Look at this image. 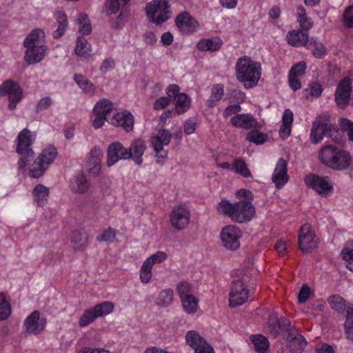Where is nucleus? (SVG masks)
I'll return each mask as SVG.
<instances>
[{
    "label": "nucleus",
    "instance_id": "obj_1",
    "mask_svg": "<svg viewBox=\"0 0 353 353\" xmlns=\"http://www.w3.org/2000/svg\"><path fill=\"white\" fill-rule=\"evenodd\" d=\"M319 159L322 164L336 171L346 170L352 163V157L349 152L332 144L321 148Z\"/></svg>",
    "mask_w": 353,
    "mask_h": 353
},
{
    "label": "nucleus",
    "instance_id": "obj_2",
    "mask_svg": "<svg viewBox=\"0 0 353 353\" xmlns=\"http://www.w3.org/2000/svg\"><path fill=\"white\" fill-rule=\"evenodd\" d=\"M219 212L228 216L232 221L239 223H248L255 214V208L251 201L241 199L235 203L223 200L217 205Z\"/></svg>",
    "mask_w": 353,
    "mask_h": 353
},
{
    "label": "nucleus",
    "instance_id": "obj_3",
    "mask_svg": "<svg viewBox=\"0 0 353 353\" xmlns=\"http://www.w3.org/2000/svg\"><path fill=\"white\" fill-rule=\"evenodd\" d=\"M236 77L246 89L254 87L261 77V64L250 57H240L236 63Z\"/></svg>",
    "mask_w": 353,
    "mask_h": 353
},
{
    "label": "nucleus",
    "instance_id": "obj_4",
    "mask_svg": "<svg viewBox=\"0 0 353 353\" xmlns=\"http://www.w3.org/2000/svg\"><path fill=\"white\" fill-rule=\"evenodd\" d=\"M342 133L343 132L332 123L329 115H321L312 123L310 140L312 143L316 144L325 136L330 138L335 143H340L342 141Z\"/></svg>",
    "mask_w": 353,
    "mask_h": 353
},
{
    "label": "nucleus",
    "instance_id": "obj_5",
    "mask_svg": "<svg viewBox=\"0 0 353 353\" xmlns=\"http://www.w3.org/2000/svg\"><path fill=\"white\" fill-rule=\"evenodd\" d=\"M33 143L32 133L28 129H23L17 137V152L21 154L18 165L20 169L24 168L34 158V152L31 148Z\"/></svg>",
    "mask_w": 353,
    "mask_h": 353
},
{
    "label": "nucleus",
    "instance_id": "obj_6",
    "mask_svg": "<svg viewBox=\"0 0 353 353\" xmlns=\"http://www.w3.org/2000/svg\"><path fill=\"white\" fill-rule=\"evenodd\" d=\"M57 155V150L54 147L50 146L44 149L31 165L29 175L36 179L42 176Z\"/></svg>",
    "mask_w": 353,
    "mask_h": 353
},
{
    "label": "nucleus",
    "instance_id": "obj_7",
    "mask_svg": "<svg viewBox=\"0 0 353 353\" xmlns=\"http://www.w3.org/2000/svg\"><path fill=\"white\" fill-rule=\"evenodd\" d=\"M169 5L167 0H154L146 6V13L150 19L161 24L169 19Z\"/></svg>",
    "mask_w": 353,
    "mask_h": 353
},
{
    "label": "nucleus",
    "instance_id": "obj_8",
    "mask_svg": "<svg viewBox=\"0 0 353 353\" xmlns=\"http://www.w3.org/2000/svg\"><path fill=\"white\" fill-rule=\"evenodd\" d=\"M292 327L290 321L284 316L279 318L276 313H272L264 327L265 332L275 339L280 332L287 333Z\"/></svg>",
    "mask_w": 353,
    "mask_h": 353
},
{
    "label": "nucleus",
    "instance_id": "obj_9",
    "mask_svg": "<svg viewBox=\"0 0 353 353\" xmlns=\"http://www.w3.org/2000/svg\"><path fill=\"white\" fill-rule=\"evenodd\" d=\"M352 82L348 77L343 78L338 83L335 93L334 101L340 109H345L349 105L351 99Z\"/></svg>",
    "mask_w": 353,
    "mask_h": 353
},
{
    "label": "nucleus",
    "instance_id": "obj_10",
    "mask_svg": "<svg viewBox=\"0 0 353 353\" xmlns=\"http://www.w3.org/2000/svg\"><path fill=\"white\" fill-rule=\"evenodd\" d=\"M242 233L240 229L233 225H229L222 229L221 239L224 248L230 250H236L240 246V238Z\"/></svg>",
    "mask_w": 353,
    "mask_h": 353
},
{
    "label": "nucleus",
    "instance_id": "obj_11",
    "mask_svg": "<svg viewBox=\"0 0 353 353\" xmlns=\"http://www.w3.org/2000/svg\"><path fill=\"white\" fill-rule=\"evenodd\" d=\"M298 243L303 252H311L316 248L317 238L310 224L305 223L301 226Z\"/></svg>",
    "mask_w": 353,
    "mask_h": 353
},
{
    "label": "nucleus",
    "instance_id": "obj_12",
    "mask_svg": "<svg viewBox=\"0 0 353 353\" xmlns=\"http://www.w3.org/2000/svg\"><path fill=\"white\" fill-rule=\"evenodd\" d=\"M8 95L10 103L8 108L14 110L16 108L17 103L21 100L22 96V90L18 83H14L9 79L6 81L0 86V95Z\"/></svg>",
    "mask_w": 353,
    "mask_h": 353
},
{
    "label": "nucleus",
    "instance_id": "obj_13",
    "mask_svg": "<svg viewBox=\"0 0 353 353\" xmlns=\"http://www.w3.org/2000/svg\"><path fill=\"white\" fill-rule=\"evenodd\" d=\"M283 338L288 341L290 353H302L307 345L305 339L292 326L286 334H283Z\"/></svg>",
    "mask_w": 353,
    "mask_h": 353
},
{
    "label": "nucleus",
    "instance_id": "obj_14",
    "mask_svg": "<svg viewBox=\"0 0 353 353\" xmlns=\"http://www.w3.org/2000/svg\"><path fill=\"white\" fill-rule=\"evenodd\" d=\"M185 340L187 344L194 350L195 353H214L212 347L196 331H188Z\"/></svg>",
    "mask_w": 353,
    "mask_h": 353
},
{
    "label": "nucleus",
    "instance_id": "obj_15",
    "mask_svg": "<svg viewBox=\"0 0 353 353\" xmlns=\"http://www.w3.org/2000/svg\"><path fill=\"white\" fill-rule=\"evenodd\" d=\"M46 323L45 318L40 319L39 312L34 310L26 319L23 327L26 333L37 335L44 330Z\"/></svg>",
    "mask_w": 353,
    "mask_h": 353
},
{
    "label": "nucleus",
    "instance_id": "obj_16",
    "mask_svg": "<svg viewBox=\"0 0 353 353\" xmlns=\"http://www.w3.org/2000/svg\"><path fill=\"white\" fill-rule=\"evenodd\" d=\"M107 155V165L110 167L121 159H130L131 153L120 142L117 141L109 145Z\"/></svg>",
    "mask_w": 353,
    "mask_h": 353
},
{
    "label": "nucleus",
    "instance_id": "obj_17",
    "mask_svg": "<svg viewBox=\"0 0 353 353\" xmlns=\"http://www.w3.org/2000/svg\"><path fill=\"white\" fill-rule=\"evenodd\" d=\"M248 290L245 288L241 280H235L232 283L230 292V303L231 307L242 305L248 298Z\"/></svg>",
    "mask_w": 353,
    "mask_h": 353
},
{
    "label": "nucleus",
    "instance_id": "obj_18",
    "mask_svg": "<svg viewBox=\"0 0 353 353\" xmlns=\"http://www.w3.org/2000/svg\"><path fill=\"white\" fill-rule=\"evenodd\" d=\"M172 136V134L168 130L161 129L156 137L152 139L151 144L158 157L165 158L167 157L168 153L163 150V146L168 145L170 143Z\"/></svg>",
    "mask_w": 353,
    "mask_h": 353
},
{
    "label": "nucleus",
    "instance_id": "obj_19",
    "mask_svg": "<svg viewBox=\"0 0 353 353\" xmlns=\"http://www.w3.org/2000/svg\"><path fill=\"white\" fill-rule=\"evenodd\" d=\"M306 185L319 194H321L332 190V186L329 183L328 176H319L316 174H309L305 178Z\"/></svg>",
    "mask_w": 353,
    "mask_h": 353
},
{
    "label": "nucleus",
    "instance_id": "obj_20",
    "mask_svg": "<svg viewBox=\"0 0 353 353\" xmlns=\"http://www.w3.org/2000/svg\"><path fill=\"white\" fill-rule=\"evenodd\" d=\"M189 221L190 212L187 208L179 206L172 210L170 215V223L174 229L183 230L187 227Z\"/></svg>",
    "mask_w": 353,
    "mask_h": 353
},
{
    "label": "nucleus",
    "instance_id": "obj_21",
    "mask_svg": "<svg viewBox=\"0 0 353 353\" xmlns=\"http://www.w3.org/2000/svg\"><path fill=\"white\" fill-rule=\"evenodd\" d=\"M175 23L183 34L194 32L199 27V22L188 12H181L175 19Z\"/></svg>",
    "mask_w": 353,
    "mask_h": 353
},
{
    "label": "nucleus",
    "instance_id": "obj_22",
    "mask_svg": "<svg viewBox=\"0 0 353 353\" xmlns=\"http://www.w3.org/2000/svg\"><path fill=\"white\" fill-rule=\"evenodd\" d=\"M230 122L234 127L245 130L257 129L261 127L258 121L250 114H236L231 119Z\"/></svg>",
    "mask_w": 353,
    "mask_h": 353
},
{
    "label": "nucleus",
    "instance_id": "obj_23",
    "mask_svg": "<svg viewBox=\"0 0 353 353\" xmlns=\"http://www.w3.org/2000/svg\"><path fill=\"white\" fill-rule=\"evenodd\" d=\"M103 154L102 150L97 147L92 148L87 157L86 169L94 175L97 174L101 170V161Z\"/></svg>",
    "mask_w": 353,
    "mask_h": 353
},
{
    "label": "nucleus",
    "instance_id": "obj_24",
    "mask_svg": "<svg viewBox=\"0 0 353 353\" xmlns=\"http://www.w3.org/2000/svg\"><path fill=\"white\" fill-rule=\"evenodd\" d=\"M272 180L277 189L281 188L288 182L287 162L283 158H280L277 161Z\"/></svg>",
    "mask_w": 353,
    "mask_h": 353
},
{
    "label": "nucleus",
    "instance_id": "obj_25",
    "mask_svg": "<svg viewBox=\"0 0 353 353\" xmlns=\"http://www.w3.org/2000/svg\"><path fill=\"white\" fill-rule=\"evenodd\" d=\"M109 123L122 127L126 132H130L134 126V117L130 112H121L114 114Z\"/></svg>",
    "mask_w": 353,
    "mask_h": 353
},
{
    "label": "nucleus",
    "instance_id": "obj_26",
    "mask_svg": "<svg viewBox=\"0 0 353 353\" xmlns=\"http://www.w3.org/2000/svg\"><path fill=\"white\" fill-rule=\"evenodd\" d=\"M288 43L293 46H305L307 47L310 40L307 32L303 30H292L286 36Z\"/></svg>",
    "mask_w": 353,
    "mask_h": 353
},
{
    "label": "nucleus",
    "instance_id": "obj_27",
    "mask_svg": "<svg viewBox=\"0 0 353 353\" xmlns=\"http://www.w3.org/2000/svg\"><path fill=\"white\" fill-rule=\"evenodd\" d=\"M146 149L145 142L141 139H134L130 147L128 149L131 153L130 158L133 159L136 164L140 165L143 162L142 156Z\"/></svg>",
    "mask_w": 353,
    "mask_h": 353
},
{
    "label": "nucleus",
    "instance_id": "obj_28",
    "mask_svg": "<svg viewBox=\"0 0 353 353\" xmlns=\"http://www.w3.org/2000/svg\"><path fill=\"white\" fill-rule=\"evenodd\" d=\"M88 234L84 231L74 230L70 236L71 246L75 251H82L88 245Z\"/></svg>",
    "mask_w": 353,
    "mask_h": 353
},
{
    "label": "nucleus",
    "instance_id": "obj_29",
    "mask_svg": "<svg viewBox=\"0 0 353 353\" xmlns=\"http://www.w3.org/2000/svg\"><path fill=\"white\" fill-rule=\"evenodd\" d=\"M46 47L43 45L27 48L25 54V60L28 64H34L40 62L44 57Z\"/></svg>",
    "mask_w": 353,
    "mask_h": 353
},
{
    "label": "nucleus",
    "instance_id": "obj_30",
    "mask_svg": "<svg viewBox=\"0 0 353 353\" xmlns=\"http://www.w3.org/2000/svg\"><path fill=\"white\" fill-rule=\"evenodd\" d=\"M70 187L72 192L83 194L89 189L90 183L84 175L78 174L72 179Z\"/></svg>",
    "mask_w": 353,
    "mask_h": 353
},
{
    "label": "nucleus",
    "instance_id": "obj_31",
    "mask_svg": "<svg viewBox=\"0 0 353 353\" xmlns=\"http://www.w3.org/2000/svg\"><path fill=\"white\" fill-rule=\"evenodd\" d=\"M45 37V32L41 29H34L26 37L23 46L26 48L41 45Z\"/></svg>",
    "mask_w": 353,
    "mask_h": 353
},
{
    "label": "nucleus",
    "instance_id": "obj_32",
    "mask_svg": "<svg viewBox=\"0 0 353 353\" xmlns=\"http://www.w3.org/2000/svg\"><path fill=\"white\" fill-rule=\"evenodd\" d=\"M307 48L312 52L316 59H323L327 54V50L324 44L313 37L310 40Z\"/></svg>",
    "mask_w": 353,
    "mask_h": 353
},
{
    "label": "nucleus",
    "instance_id": "obj_33",
    "mask_svg": "<svg viewBox=\"0 0 353 353\" xmlns=\"http://www.w3.org/2000/svg\"><path fill=\"white\" fill-rule=\"evenodd\" d=\"M174 101L175 103V110L178 114H183L190 108L191 99L185 93L177 94Z\"/></svg>",
    "mask_w": 353,
    "mask_h": 353
},
{
    "label": "nucleus",
    "instance_id": "obj_34",
    "mask_svg": "<svg viewBox=\"0 0 353 353\" xmlns=\"http://www.w3.org/2000/svg\"><path fill=\"white\" fill-rule=\"evenodd\" d=\"M250 339L256 352L258 353H267L270 343L266 337L261 334H254L251 335Z\"/></svg>",
    "mask_w": 353,
    "mask_h": 353
},
{
    "label": "nucleus",
    "instance_id": "obj_35",
    "mask_svg": "<svg viewBox=\"0 0 353 353\" xmlns=\"http://www.w3.org/2000/svg\"><path fill=\"white\" fill-rule=\"evenodd\" d=\"M224 94L223 85L221 83L215 84L211 90V95L206 102L207 106L210 108H214L217 102L221 101Z\"/></svg>",
    "mask_w": 353,
    "mask_h": 353
},
{
    "label": "nucleus",
    "instance_id": "obj_36",
    "mask_svg": "<svg viewBox=\"0 0 353 353\" xmlns=\"http://www.w3.org/2000/svg\"><path fill=\"white\" fill-rule=\"evenodd\" d=\"M55 17L58 23L57 29L53 32L52 36L54 39L61 37L68 27V19L66 14L63 12H57L55 13Z\"/></svg>",
    "mask_w": 353,
    "mask_h": 353
},
{
    "label": "nucleus",
    "instance_id": "obj_37",
    "mask_svg": "<svg viewBox=\"0 0 353 353\" xmlns=\"http://www.w3.org/2000/svg\"><path fill=\"white\" fill-rule=\"evenodd\" d=\"M49 192V189L41 184L34 187L32 194L34 196V201L39 206H43L46 203Z\"/></svg>",
    "mask_w": 353,
    "mask_h": 353
},
{
    "label": "nucleus",
    "instance_id": "obj_38",
    "mask_svg": "<svg viewBox=\"0 0 353 353\" xmlns=\"http://www.w3.org/2000/svg\"><path fill=\"white\" fill-rule=\"evenodd\" d=\"M112 103L106 99L99 101L93 109L94 114L102 115L107 117V115L112 110Z\"/></svg>",
    "mask_w": 353,
    "mask_h": 353
},
{
    "label": "nucleus",
    "instance_id": "obj_39",
    "mask_svg": "<svg viewBox=\"0 0 353 353\" xmlns=\"http://www.w3.org/2000/svg\"><path fill=\"white\" fill-rule=\"evenodd\" d=\"M74 79L77 84L86 94H93L95 92V87L94 84L86 77L81 74H74Z\"/></svg>",
    "mask_w": 353,
    "mask_h": 353
},
{
    "label": "nucleus",
    "instance_id": "obj_40",
    "mask_svg": "<svg viewBox=\"0 0 353 353\" xmlns=\"http://www.w3.org/2000/svg\"><path fill=\"white\" fill-rule=\"evenodd\" d=\"M173 296L174 292L172 289L162 290L156 299V304L160 307H168L172 303Z\"/></svg>",
    "mask_w": 353,
    "mask_h": 353
},
{
    "label": "nucleus",
    "instance_id": "obj_41",
    "mask_svg": "<svg viewBox=\"0 0 353 353\" xmlns=\"http://www.w3.org/2000/svg\"><path fill=\"white\" fill-rule=\"evenodd\" d=\"M91 52V46L83 37H79L77 41L75 53L79 57H86Z\"/></svg>",
    "mask_w": 353,
    "mask_h": 353
},
{
    "label": "nucleus",
    "instance_id": "obj_42",
    "mask_svg": "<svg viewBox=\"0 0 353 353\" xmlns=\"http://www.w3.org/2000/svg\"><path fill=\"white\" fill-rule=\"evenodd\" d=\"M346 320L344 323L345 332L347 339L353 341V307H347Z\"/></svg>",
    "mask_w": 353,
    "mask_h": 353
},
{
    "label": "nucleus",
    "instance_id": "obj_43",
    "mask_svg": "<svg viewBox=\"0 0 353 353\" xmlns=\"http://www.w3.org/2000/svg\"><path fill=\"white\" fill-rule=\"evenodd\" d=\"M197 48L201 51H216L221 47L219 40L202 39L196 44Z\"/></svg>",
    "mask_w": 353,
    "mask_h": 353
},
{
    "label": "nucleus",
    "instance_id": "obj_44",
    "mask_svg": "<svg viewBox=\"0 0 353 353\" xmlns=\"http://www.w3.org/2000/svg\"><path fill=\"white\" fill-rule=\"evenodd\" d=\"M327 302L333 310L339 313L343 312L346 308L345 299L338 294L329 296Z\"/></svg>",
    "mask_w": 353,
    "mask_h": 353
},
{
    "label": "nucleus",
    "instance_id": "obj_45",
    "mask_svg": "<svg viewBox=\"0 0 353 353\" xmlns=\"http://www.w3.org/2000/svg\"><path fill=\"white\" fill-rule=\"evenodd\" d=\"M235 172L245 178H251L252 174L245 161L241 158L236 159L233 163Z\"/></svg>",
    "mask_w": 353,
    "mask_h": 353
},
{
    "label": "nucleus",
    "instance_id": "obj_46",
    "mask_svg": "<svg viewBox=\"0 0 353 353\" xmlns=\"http://www.w3.org/2000/svg\"><path fill=\"white\" fill-rule=\"evenodd\" d=\"M184 310L189 313H194L198 308V299L192 294L181 299Z\"/></svg>",
    "mask_w": 353,
    "mask_h": 353
},
{
    "label": "nucleus",
    "instance_id": "obj_47",
    "mask_svg": "<svg viewBox=\"0 0 353 353\" xmlns=\"http://www.w3.org/2000/svg\"><path fill=\"white\" fill-rule=\"evenodd\" d=\"M11 314V306L6 299L4 293H0V321L8 319Z\"/></svg>",
    "mask_w": 353,
    "mask_h": 353
},
{
    "label": "nucleus",
    "instance_id": "obj_48",
    "mask_svg": "<svg viewBox=\"0 0 353 353\" xmlns=\"http://www.w3.org/2000/svg\"><path fill=\"white\" fill-rule=\"evenodd\" d=\"M78 23L79 25V32L82 34H89L92 31L90 19L85 13L79 15Z\"/></svg>",
    "mask_w": 353,
    "mask_h": 353
},
{
    "label": "nucleus",
    "instance_id": "obj_49",
    "mask_svg": "<svg viewBox=\"0 0 353 353\" xmlns=\"http://www.w3.org/2000/svg\"><path fill=\"white\" fill-rule=\"evenodd\" d=\"M98 317L109 314L113 311L114 304L110 301H104L93 307Z\"/></svg>",
    "mask_w": 353,
    "mask_h": 353
},
{
    "label": "nucleus",
    "instance_id": "obj_50",
    "mask_svg": "<svg viewBox=\"0 0 353 353\" xmlns=\"http://www.w3.org/2000/svg\"><path fill=\"white\" fill-rule=\"evenodd\" d=\"M98 315L96 314L93 307L85 310L79 319V324L80 327H85L93 322Z\"/></svg>",
    "mask_w": 353,
    "mask_h": 353
},
{
    "label": "nucleus",
    "instance_id": "obj_51",
    "mask_svg": "<svg viewBox=\"0 0 353 353\" xmlns=\"http://www.w3.org/2000/svg\"><path fill=\"white\" fill-rule=\"evenodd\" d=\"M323 92V88L318 83H312L309 87L303 91V96L308 99L309 96L312 97H319Z\"/></svg>",
    "mask_w": 353,
    "mask_h": 353
},
{
    "label": "nucleus",
    "instance_id": "obj_52",
    "mask_svg": "<svg viewBox=\"0 0 353 353\" xmlns=\"http://www.w3.org/2000/svg\"><path fill=\"white\" fill-rule=\"evenodd\" d=\"M246 139L250 142L259 145L265 141L266 135L257 130H253L248 133Z\"/></svg>",
    "mask_w": 353,
    "mask_h": 353
},
{
    "label": "nucleus",
    "instance_id": "obj_53",
    "mask_svg": "<svg viewBox=\"0 0 353 353\" xmlns=\"http://www.w3.org/2000/svg\"><path fill=\"white\" fill-rule=\"evenodd\" d=\"M176 290L180 299L192 295L191 285L187 281H181L176 285Z\"/></svg>",
    "mask_w": 353,
    "mask_h": 353
},
{
    "label": "nucleus",
    "instance_id": "obj_54",
    "mask_svg": "<svg viewBox=\"0 0 353 353\" xmlns=\"http://www.w3.org/2000/svg\"><path fill=\"white\" fill-rule=\"evenodd\" d=\"M343 259L346 262V267L353 272V249L344 248L341 251Z\"/></svg>",
    "mask_w": 353,
    "mask_h": 353
},
{
    "label": "nucleus",
    "instance_id": "obj_55",
    "mask_svg": "<svg viewBox=\"0 0 353 353\" xmlns=\"http://www.w3.org/2000/svg\"><path fill=\"white\" fill-rule=\"evenodd\" d=\"M306 68V63L305 61H300L292 67L288 75L296 77L301 76L305 74Z\"/></svg>",
    "mask_w": 353,
    "mask_h": 353
},
{
    "label": "nucleus",
    "instance_id": "obj_56",
    "mask_svg": "<svg viewBox=\"0 0 353 353\" xmlns=\"http://www.w3.org/2000/svg\"><path fill=\"white\" fill-rule=\"evenodd\" d=\"M340 125L342 130L347 132L349 140L353 142V122L347 119L342 118Z\"/></svg>",
    "mask_w": 353,
    "mask_h": 353
},
{
    "label": "nucleus",
    "instance_id": "obj_57",
    "mask_svg": "<svg viewBox=\"0 0 353 353\" xmlns=\"http://www.w3.org/2000/svg\"><path fill=\"white\" fill-rule=\"evenodd\" d=\"M343 23L347 28H353V6L345 9L343 13Z\"/></svg>",
    "mask_w": 353,
    "mask_h": 353
},
{
    "label": "nucleus",
    "instance_id": "obj_58",
    "mask_svg": "<svg viewBox=\"0 0 353 353\" xmlns=\"http://www.w3.org/2000/svg\"><path fill=\"white\" fill-rule=\"evenodd\" d=\"M128 16V12L124 10V8H122L120 14L116 18L115 21L112 23V27L115 29L121 28Z\"/></svg>",
    "mask_w": 353,
    "mask_h": 353
},
{
    "label": "nucleus",
    "instance_id": "obj_59",
    "mask_svg": "<svg viewBox=\"0 0 353 353\" xmlns=\"http://www.w3.org/2000/svg\"><path fill=\"white\" fill-rule=\"evenodd\" d=\"M172 101V95L170 97H161L158 98L154 103L155 110H162L167 107Z\"/></svg>",
    "mask_w": 353,
    "mask_h": 353
},
{
    "label": "nucleus",
    "instance_id": "obj_60",
    "mask_svg": "<svg viewBox=\"0 0 353 353\" xmlns=\"http://www.w3.org/2000/svg\"><path fill=\"white\" fill-rule=\"evenodd\" d=\"M105 7L108 14H116L120 8V0H107Z\"/></svg>",
    "mask_w": 353,
    "mask_h": 353
},
{
    "label": "nucleus",
    "instance_id": "obj_61",
    "mask_svg": "<svg viewBox=\"0 0 353 353\" xmlns=\"http://www.w3.org/2000/svg\"><path fill=\"white\" fill-rule=\"evenodd\" d=\"M116 235V231L114 230H112L111 228H109L104 231L103 234L98 236L97 237V239L98 241H112Z\"/></svg>",
    "mask_w": 353,
    "mask_h": 353
},
{
    "label": "nucleus",
    "instance_id": "obj_62",
    "mask_svg": "<svg viewBox=\"0 0 353 353\" xmlns=\"http://www.w3.org/2000/svg\"><path fill=\"white\" fill-rule=\"evenodd\" d=\"M52 103V99L48 97H44L39 100L36 108V112L39 113L40 111L48 109Z\"/></svg>",
    "mask_w": 353,
    "mask_h": 353
},
{
    "label": "nucleus",
    "instance_id": "obj_63",
    "mask_svg": "<svg viewBox=\"0 0 353 353\" xmlns=\"http://www.w3.org/2000/svg\"><path fill=\"white\" fill-rule=\"evenodd\" d=\"M310 292V288L307 285H303L299 293V302L301 303H305L308 299Z\"/></svg>",
    "mask_w": 353,
    "mask_h": 353
},
{
    "label": "nucleus",
    "instance_id": "obj_64",
    "mask_svg": "<svg viewBox=\"0 0 353 353\" xmlns=\"http://www.w3.org/2000/svg\"><path fill=\"white\" fill-rule=\"evenodd\" d=\"M289 243L287 241H279L274 245L276 251L279 256H284L287 254L288 245Z\"/></svg>",
    "mask_w": 353,
    "mask_h": 353
}]
</instances>
